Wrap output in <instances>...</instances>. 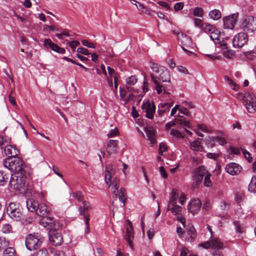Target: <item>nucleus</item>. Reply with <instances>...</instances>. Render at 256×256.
<instances>
[{"label": "nucleus", "instance_id": "f257e3e1", "mask_svg": "<svg viewBox=\"0 0 256 256\" xmlns=\"http://www.w3.org/2000/svg\"><path fill=\"white\" fill-rule=\"evenodd\" d=\"M42 223L46 224L44 226L47 227L49 230L48 237L50 242L56 246L60 244L63 242L62 237L58 230L62 228V224L58 220H54L52 217L46 218L45 222L42 221Z\"/></svg>", "mask_w": 256, "mask_h": 256}, {"label": "nucleus", "instance_id": "f03ea898", "mask_svg": "<svg viewBox=\"0 0 256 256\" xmlns=\"http://www.w3.org/2000/svg\"><path fill=\"white\" fill-rule=\"evenodd\" d=\"M4 166L10 170L13 173L11 174V176L14 174H18L20 176H30L32 174V172H26V169L22 168L24 162L20 157L9 156L6 158L4 162Z\"/></svg>", "mask_w": 256, "mask_h": 256}, {"label": "nucleus", "instance_id": "7ed1b4c3", "mask_svg": "<svg viewBox=\"0 0 256 256\" xmlns=\"http://www.w3.org/2000/svg\"><path fill=\"white\" fill-rule=\"evenodd\" d=\"M42 240L38 234H30L25 238L26 248L29 250L32 251L39 248L42 245Z\"/></svg>", "mask_w": 256, "mask_h": 256}, {"label": "nucleus", "instance_id": "20e7f679", "mask_svg": "<svg viewBox=\"0 0 256 256\" xmlns=\"http://www.w3.org/2000/svg\"><path fill=\"white\" fill-rule=\"evenodd\" d=\"M6 212L12 219L17 222L20 220L23 216L20 204L14 202L9 204L6 208Z\"/></svg>", "mask_w": 256, "mask_h": 256}, {"label": "nucleus", "instance_id": "39448f33", "mask_svg": "<svg viewBox=\"0 0 256 256\" xmlns=\"http://www.w3.org/2000/svg\"><path fill=\"white\" fill-rule=\"evenodd\" d=\"M26 177H10V185L14 189L20 193H25L28 190V184L26 182Z\"/></svg>", "mask_w": 256, "mask_h": 256}, {"label": "nucleus", "instance_id": "423d86ee", "mask_svg": "<svg viewBox=\"0 0 256 256\" xmlns=\"http://www.w3.org/2000/svg\"><path fill=\"white\" fill-rule=\"evenodd\" d=\"M151 78L155 84V88L157 93L160 94H170L172 91L171 82H160L156 80L153 74H150Z\"/></svg>", "mask_w": 256, "mask_h": 256}, {"label": "nucleus", "instance_id": "0eeeda50", "mask_svg": "<svg viewBox=\"0 0 256 256\" xmlns=\"http://www.w3.org/2000/svg\"><path fill=\"white\" fill-rule=\"evenodd\" d=\"M242 100L247 111L254 114L256 110V97L254 94L250 92L246 93Z\"/></svg>", "mask_w": 256, "mask_h": 256}, {"label": "nucleus", "instance_id": "6e6552de", "mask_svg": "<svg viewBox=\"0 0 256 256\" xmlns=\"http://www.w3.org/2000/svg\"><path fill=\"white\" fill-rule=\"evenodd\" d=\"M242 28L245 32H252L256 30V18L248 16H246L242 24Z\"/></svg>", "mask_w": 256, "mask_h": 256}, {"label": "nucleus", "instance_id": "1a4fd4ad", "mask_svg": "<svg viewBox=\"0 0 256 256\" xmlns=\"http://www.w3.org/2000/svg\"><path fill=\"white\" fill-rule=\"evenodd\" d=\"M106 187L108 188H111L112 190L113 198H117L116 190L120 186V178L118 177H104Z\"/></svg>", "mask_w": 256, "mask_h": 256}, {"label": "nucleus", "instance_id": "9d476101", "mask_svg": "<svg viewBox=\"0 0 256 256\" xmlns=\"http://www.w3.org/2000/svg\"><path fill=\"white\" fill-rule=\"evenodd\" d=\"M172 32L174 34L177 35V38L179 41L181 42V44L182 45V50L186 52L187 54L190 56L192 54V52L186 50L185 48H188L192 44V42L191 39L187 36L184 35L182 32H176V30H173Z\"/></svg>", "mask_w": 256, "mask_h": 256}, {"label": "nucleus", "instance_id": "9b49d317", "mask_svg": "<svg viewBox=\"0 0 256 256\" xmlns=\"http://www.w3.org/2000/svg\"><path fill=\"white\" fill-rule=\"evenodd\" d=\"M83 207H79L78 210L80 214L84 216V223L86 226L85 230V234H88L90 232V224H89V216L88 214L85 213L84 211L88 210L91 208L90 203L86 201L83 200L82 202Z\"/></svg>", "mask_w": 256, "mask_h": 256}, {"label": "nucleus", "instance_id": "f8f14e48", "mask_svg": "<svg viewBox=\"0 0 256 256\" xmlns=\"http://www.w3.org/2000/svg\"><path fill=\"white\" fill-rule=\"evenodd\" d=\"M248 36L244 32H240L233 38V46L234 48H242L247 42Z\"/></svg>", "mask_w": 256, "mask_h": 256}, {"label": "nucleus", "instance_id": "ddd939ff", "mask_svg": "<svg viewBox=\"0 0 256 256\" xmlns=\"http://www.w3.org/2000/svg\"><path fill=\"white\" fill-rule=\"evenodd\" d=\"M50 209L47 206L44 204V203H41L38 204V210H36V214L44 218L42 220H40V223L41 224L44 226H46V224H43L42 221L45 222V220L46 218H48L49 216H48V214L50 212Z\"/></svg>", "mask_w": 256, "mask_h": 256}, {"label": "nucleus", "instance_id": "4468645a", "mask_svg": "<svg viewBox=\"0 0 256 256\" xmlns=\"http://www.w3.org/2000/svg\"><path fill=\"white\" fill-rule=\"evenodd\" d=\"M238 15L232 14L223 18L224 26V28L232 30L236 22Z\"/></svg>", "mask_w": 256, "mask_h": 256}, {"label": "nucleus", "instance_id": "2eb2a0df", "mask_svg": "<svg viewBox=\"0 0 256 256\" xmlns=\"http://www.w3.org/2000/svg\"><path fill=\"white\" fill-rule=\"evenodd\" d=\"M202 206L200 200L198 198H194L189 202L188 209L193 215L198 212Z\"/></svg>", "mask_w": 256, "mask_h": 256}, {"label": "nucleus", "instance_id": "dca6fc26", "mask_svg": "<svg viewBox=\"0 0 256 256\" xmlns=\"http://www.w3.org/2000/svg\"><path fill=\"white\" fill-rule=\"evenodd\" d=\"M225 168L226 172L232 176L240 174L242 170L241 166L234 162L226 164Z\"/></svg>", "mask_w": 256, "mask_h": 256}, {"label": "nucleus", "instance_id": "f3484780", "mask_svg": "<svg viewBox=\"0 0 256 256\" xmlns=\"http://www.w3.org/2000/svg\"><path fill=\"white\" fill-rule=\"evenodd\" d=\"M142 110L146 112V116L148 118L150 119L153 118L156 110V106L153 103L152 104L149 102H146L142 106Z\"/></svg>", "mask_w": 256, "mask_h": 256}, {"label": "nucleus", "instance_id": "a211bd4d", "mask_svg": "<svg viewBox=\"0 0 256 256\" xmlns=\"http://www.w3.org/2000/svg\"><path fill=\"white\" fill-rule=\"evenodd\" d=\"M44 45L46 48H50L52 50L60 54H64L66 50L58 45L53 43L50 39H45L44 42Z\"/></svg>", "mask_w": 256, "mask_h": 256}, {"label": "nucleus", "instance_id": "6ab92c4d", "mask_svg": "<svg viewBox=\"0 0 256 256\" xmlns=\"http://www.w3.org/2000/svg\"><path fill=\"white\" fill-rule=\"evenodd\" d=\"M210 37L216 45H218L219 46H226V43L224 40L222 39L220 40V32L217 28L210 35Z\"/></svg>", "mask_w": 256, "mask_h": 256}, {"label": "nucleus", "instance_id": "aec40b11", "mask_svg": "<svg viewBox=\"0 0 256 256\" xmlns=\"http://www.w3.org/2000/svg\"><path fill=\"white\" fill-rule=\"evenodd\" d=\"M118 148V141L116 140H110L106 146V152L108 155L114 154L116 153Z\"/></svg>", "mask_w": 256, "mask_h": 256}, {"label": "nucleus", "instance_id": "412c9836", "mask_svg": "<svg viewBox=\"0 0 256 256\" xmlns=\"http://www.w3.org/2000/svg\"><path fill=\"white\" fill-rule=\"evenodd\" d=\"M129 226L126 228V235L125 236V239L128 243L129 246L132 247V239L134 238V232L133 228L132 222L128 220Z\"/></svg>", "mask_w": 256, "mask_h": 256}, {"label": "nucleus", "instance_id": "4be33fe9", "mask_svg": "<svg viewBox=\"0 0 256 256\" xmlns=\"http://www.w3.org/2000/svg\"><path fill=\"white\" fill-rule=\"evenodd\" d=\"M170 72L165 68H161V72L158 77V80L160 82H170Z\"/></svg>", "mask_w": 256, "mask_h": 256}, {"label": "nucleus", "instance_id": "5701e85b", "mask_svg": "<svg viewBox=\"0 0 256 256\" xmlns=\"http://www.w3.org/2000/svg\"><path fill=\"white\" fill-rule=\"evenodd\" d=\"M196 236V232L194 227L190 226L188 228H186V240L188 242H192L194 240Z\"/></svg>", "mask_w": 256, "mask_h": 256}, {"label": "nucleus", "instance_id": "b1692460", "mask_svg": "<svg viewBox=\"0 0 256 256\" xmlns=\"http://www.w3.org/2000/svg\"><path fill=\"white\" fill-rule=\"evenodd\" d=\"M4 152L6 156H18L20 153L18 150L12 145L6 146L4 149Z\"/></svg>", "mask_w": 256, "mask_h": 256}, {"label": "nucleus", "instance_id": "393cba45", "mask_svg": "<svg viewBox=\"0 0 256 256\" xmlns=\"http://www.w3.org/2000/svg\"><path fill=\"white\" fill-rule=\"evenodd\" d=\"M38 203L32 198L28 199L26 200V206L28 210L31 212H36L38 206Z\"/></svg>", "mask_w": 256, "mask_h": 256}, {"label": "nucleus", "instance_id": "a878e982", "mask_svg": "<svg viewBox=\"0 0 256 256\" xmlns=\"http://www.w3.org/2000/svg\"><path fill=\"white\" fill-rule=\"evenodd\" d=\"M190 146V150L194 152H202L204 150V146H202L201 142L198 139L191 142Z\"/></svg>", "mask_w": 256, "mask_h": 256}, {"label": "nucleus", "instance_id": "bb28decb", "mask_svg": "<svg viewBox=\"0 0 256 256\" xmlns=\"http://www.w3.org/2000/svg\"><path fill=\"white\" fill-rule=\"evenodd\" d=\"M144 131L146 133L148 140H150L152 144L155 143L156 140L154 128L152 127H146L144 128Z\"/></svg>", "mask_w": 256, "mask_h": 256}, {"label": "nucleus", "instance_id": "cd10ccee", "mask_svg": "<svg viewBox=\"0 0 256 256\" xmlns=\"http://www.w3.org/2000/svg\"><path fill=\"white\" fill-rule=\"evenodd\" d=\"M194 176H210L204 166H201L194 170Z\"/></svg>", "mask_w": 256, "mask_h": 256}, {"label": "nucleus", "instance_id": "c85d7f7f", "mask_svg": "<svg viewBox=\"0 0 256 256\" xmlns=\"http://www.w3.org/2000/svg\"><path fill=\"white\" fill-rule=\"evenodd\" d=\"M116 192L117 197L118 196L120 201L123 204V206H124L127 199L125 188H121L119 191L118 190H116Z\"/></svg>", "mask_w": 256, "mask_h": 256}, {"label": "nucleus", "instance_id": "c756f323", "mask_svg": "<svg viewBox=\"0 0 256 256\" xmlns=\"http://www.w3.org/2000/svg\"><path fill=\"white\" fill-rule=\"evenodd\" d=\"M168 210H170L174 214L176 215L178 214H180L182 212V207L176 204V202L174 203L173 204H170L168 203Z\"/></svg>", "mask_w": 256, "mask_h": 256}, {"label": "nucleus", "instance_id": "7c9ffc66", "mask_svg": "<svg viewBox=\"0 0 256 256\" xmlns=\"http://www.w3.org/2000/svg\"><path fill=\"white\" fill-rule=\"evenodd\" d=\"M224 80L227 82L228 85L232 90L237 91L239 89V86L228 76H225Z\"/></svg>", "mask_w": 256, "mask_h": 256}, {"label": "nucleus", "instance_id": "2f4dec72", "mask_svg": "<svg viewBox=\"0 0 256 256\" xmlns=\"http://www.w3.org/2000/svg\"><path fill=\"white\" fill-rule=\"evenodd\" d=\"M212 248L220 250L223 248V243L218 238L211 240Z\"/></svg>", "mask_w": 256, "mask_h": 256}, {"label": "nucleus", "instance_id": "473e14b6", "mask_svg": "<svg viewBox=\"0 0 256 256\" xmlns=\"http://www.w3.org/2000/svg\"><path fill=\"white\" fill-rule=\"evenodd\" d=\"M180 196L178 190L174 188L171 192V196L170 198L168 203H170V204H173L174 203L176 202V200Z\"/></svg>", "mask_w": 256, "mask_h": 256}, {"label": "nucleus", "instance_id": "72a5a7b5", "mask_svg": "<svg viewBox=\"0 0 256 256\" xmlns=\"http://www.w3.org/2000/svg\"><path fill=\"white\" fill-rule=\"evenodd\" d=\"M209 16L210 18L216 20L222 17V14L219 10H214L210 12Z\"/></svg>", "mask_w": 256, "mask_h": 256}, {"label": "nucleus", "instance_id": "f704fd0d", "mask_svg": "<svg viewBox=\"0 0 256 256\" xmlns=\"http://www.w3.org/2000/svg\"><path fill=\"white\" fill-rule=\"evenodd\" d=\"M138 82V79L136 78V76H130L129 78H127L126 79V88L128 90H131L130 87L129 86H133L135 84Z\"/></svg>", "mask_w": 256, "mask_h": 256}, {"label": "nucleus", "instance_id": "c9c22d12", "mask_svg": "<svg viewBox=\"0 0 256 256\" xmlns=\"http://www.w3.org/2000/svg\"><path fill=\"white\" fill-rule=\"evenodd\" d=\"M116 174L114 166L109 164L105 168V176H112Z\"/></svg>", "mask_w": 256, "mask_h": 256}, {"label": "nucleus", "instance_id": "e433bc0d", "mask_svg": "<svg viewBox=\"0 0 256 256\" xmlns=\"http://www.w3.org/2000/svg\"><path fill=\"white\" fill-rule=\"evenodd\" d=\"M223 55L226 58L229 59H233L236 57L235 52L232 50H228L227 48H224Z\"/></svg>", "mask_w": 256, "mask_h": 256}, {"label": "nucleus", "instance_id": "4c0bfd02", "mask_svg": "<svg viewBox=\"0 0 256 256\" xmlns=\"http://www.w3.org/2000/svg\"><path fill=\"white\" fill-rule=\"evenodd\" d=\"M216 28L212 24H205L202 30L204 32L208 33V34L211 35L213 32H214Z\"/></svg>", "mask_w": 256, "mask_h": 256}, {"label": "nucleus", "instance_id": "58836bf2", "mask_svg": "<svg viewBox=\"0 0 256 256\" xmlns=\"http://www.w3.org/2000/svg\"><path fill=\"white\" fill-rule=\"evenodd\" d=\"M222 153L218 151L217 152H208L206 154V156L208 158L217 160L221 156Z\"/></svg>", "mask_w": 256, "mask_h": 256}, {"label": "nucleus", "instance_id": "ea45409f", "mask_svg": "<svg viewBox=\"0 0 256 256\" xmlns=\"http://www.w3.org/2000/svg\"><path fill=\"white\" fill-rule=\"evenodd\" d=\"M248 190L251 192H256V177H252L248 186Z\"/></svg>", "mask_w": 256, "mask_h": 256}, {"label": "nucleus", "instance_id": "a19ab883", "mask_svg": "<svg viewBox=\"0 0 256 256\" xmlns=\"http://www.w3.org/2000/svg\"><path fill=\"white\" fill-rule=\"evenodd\" d=\"M200 48L202 52L204 53V54L208 57L212 59L215 58V56H213L210 54H206L208 52L210 51V46L208 44H206L205 46H201Z\"/></svg>", "mask_w": 256, "mask_h": 256}, {"label": "nucleus", "instance_id": "79ce46f5", "mask_svg": "<svg viewBox=\"0 0 256 256\" xmlns=\"http://www.w3.org/2000/svg\"><path fill=\"white\" fill-rule=\"evenodd\" d=\"M180 117L181 118H175L176 124H179L181 125H184L188 128H190V122L186 120V118L182 116H180Z\"/></svg>", "mask_w": 256, "mask_h": 256}, {"label": "nucleus", "instance_id": "37998d69", "mask_svg": "<svg viewBox=\"0 0 256 256\" xmlns=\"http://www.w3.org/2000/svg\"><path fill=\"white\" fill-rule=\"evenodd\" d=\"M4 256H16L15 250L12 247H8L4 251Z\"/></svg>", "mask_w": 256, "mask_h": 256}, {"label": "nucleus", "instance_id": "c03bdc74", "mask_svg": "<svg viewBox=\"0 0 256 256\" xmlns=\"http://www.w3.org/2000/svg\"><path fill=\"white\" fill-rule=\"evenodd\" d=\"M193 14L194 16L202 18L204 15V10L201 8L196 7L193 10Z\"/></svg>", "mask_w": 256, "mask_h": 256}, {"label": "nucleus", "instance_id": "a18cd8bd", "mask_svg": "<svg viewBox=\"0 0 256 256\" xmlns=\"http://www.w3.org/2000/svg\"><path fill=\"white\" fill-rule=\"evenodd\" d=\"M214 140L215 139L214 137L209 138L206 140V145L208 148H212L215 145Z\"/></svg>", "mask_w": 256, "mask_h": 256}, {"label": "nucleus", "instance_id": "49530a36", "mask_svg": "<svg viewBox=\"0 0 256 256\" xmlns=\"http://www.w3.org/2000/svg\"><path fill=\"white\" fill-rule=\"evenodd\" d=\"M234 224L235 226L236 231L238 233H242L244 232V227L240 224L238 221H234Z\"/></svg>", "mask_w": 256, "mask_h": 256}, {"label": "nucleus", "instance_id": "de8ad7c7", "mask_svg": "<svg viewBox=\"0 0 256 256\" xmlns=\"http://www.w3.org/2000/svg\"><path fill=\"white\" fill-rule=\"evenodd\" d=\"M32 256H48V252L46 248H42L35 252Z\"/></svg>", "mask_w": 256, "mask_h": 256}, {"label": "nucleus", "instance_id": "09e8293b", "mask_svg": "<svg viewBox=\"0 0 256 256\" xmlns=\"http://www.w3.org/2000/svg\"><path fill=\"white\" fill-rule=\"evenodd\" d=\"M193 20L196 26L203 30V28L205 24H204L203 21L202 20L198 18H194Z\"/></svg>", "mask_w": 256, "mask_h": 256}, {"label": "nucleus", "instance_id": "8fccbe9b", "mask_svg": "<svg viewBox=\"0 0 256 256\" xmlns=\"http://www.w3.org/2000/svg\"><path fill=\"white\" fill-rule=\"evenodd\" d=\"M9 245V242L4 237L0 236V249L4 248Z\"/></svg>", "mask_w": 256, "mask_h": 256}, {"label": "nucleus", "instance_id": "3c124183", "mask_svg": "<svg viewBox=\"0 0 256 256\" xmlns=\"http://www.w3.org/2000/svg\"><path fill=\"white\" fill-rule=\"evenodd\" d=\"M151 68L154 72L158 73L161 72V68H164L162 66H160L158 64L156 63H152L151 64Z\"/></svg>", "mask_w": 256, "mask_h": 256}, {"label": "nucleus", "instance_id": "603ef678", "mask_svg": "<svg viewBox=\"0 0 256 256\" xmlns=\"http://www.w3.org/2000/svg\"><path fill=\"white\" fill-rule=\"evenodd\" d=\"M170 134L177 138H183L184 136L178 130L172 128L170 130Z\"/></svg>", "mask_w": 256, "mask_h": 256}, {"label": "nucleus", "instance_id": "864d4df0", "mask_svg": "<svg viewBox=\"0 0 256 256\" xmlns=\"http://www.w3.org/2000/svg\"><path fill=\"white\" fill-rule=\"evenodd\" d=\"M203 177H195L194 182L192 185V188L194 189L201 183Z\"/></svg>", "mask_w": 256, "mask_h": 256}, {"label": "nucleus", "instance_id": "5fc2aeb1", "mask_svg": "<svg viewBox=\"0 0 256 256\" xmlns=\"http://www.w3.org/2000/svg\"><path fill=\"white\" fill-rule=\"evenodd\" d=\"M203 177H195L194 182L192 185V188L194 189L201 183Z\"/></svg>", "mask_w": 256, "mask_h": 256}, {"label": "nucleus", "instance_id": "6e6d98bb", "mask_svg": "<svg viewBox=\"0 0 256 256\" xmlns=\"http://www.w3.org/2000/svg\"><path fill=\"white\" fill-rule=\"evenodd\" d=\"M203 177H195L194 182L192 185V188L194 189L201 183Z\"/></svg>", "mask_w": 256, "mask_h": 256}, {"label": "nucleus", "instance_id": "4d7b16f0", "mask_svg": "<svg viewBox=\"0 0 256 256\" xmlns=\"http://www.w3.org/2000/svg\"><path fill=\"white\" fill-rule=\"evenodd\" d=\"M12 226L10 224H4L2 228V232L4 234H8L12 232Z\"/></svg>", "mask_w": 256, "mask_h": 256}, {"label": "nucleus", "instance_id": "13d9d810", "mask_svg": "<svg viewBox=\"0 0 256 256\" xmlns=\"http://www.w3.org/2000/svg\"><path fill=\"white\" fill-rule=\"evenodd\" d=\"M82 44L84 46H86L88 48H96V44L93 42H90L88 40H82Z\"/></svg>", "mask_w": 256, "mask_h": 256}, {"label": "nucleus", "instance_id": "bf43d9fd", "mask_svg": "<svg viewBox=\"0 0 256 256\" xmlns=\"http://www.w3.org/2000/svg\"><path fill=\"white\" fill-rule=\"evenodd\" d=\"M172 102H167L164 104H160L158 106L159 108L166 110V112H168L170 107L172 106Z\"/></svg>", "mask_w": 256, "mask_h": 256}, {"label": "nucleus", "instance_id": "052dcab7", "mask_svg": "<svg viewBox=\"0 0 256 256\" xmlns=\"http://www.w3.org/2000/svg\"><path fill=\"white\" fill-rule=\"evenodd\" d=\"M72 196L78 202L83 201V196L82 193L80 192H76L72 194Z\"/></svg>", "mask_w": 256, "mask_h": 256}, {"label": "nucleus", "instance_id": "680f3d73", "mask_svg": "<svg viewBox=\"0 0 256 256\" xmlns=\"http://www.w3.org/2000/svg\"><path fill=\"white\" fill-rule=\"evenodd\" d=\"M215 140L220 144L222 146H224L226 144V139L222 137L217 136L216 137H214Z\"/></svg>", "mask_w": 256, "mask_h": 256}, {"label": "nucleus", "instance_id": "e2e57ef3", "mask_svg": "<svg viewBox=\"0 0 256 256\" xmlns=\"http://www.w3.org/2000/svg\"><path fill=\"white\" fill-rule=\"evenodd\" d=\"M242 154L244 156L245 158L248 160V162H251L252 161V158L250 156V154L245 150H242Z\"/></svg>", "mask_w": 256, "mask_h": 256}, {"label": "nucleus", "instance_id": "0e129e2a", "mask_svg": "<svg viewBox=\"0 0 256 256\" xmlns=\"http://www.w3.org/2000/svg\"><path fill=\"white\" fill-rule=\"evenodd\" d=\"M200 246H202L206 249H208L212 248L211 240L204 242H202L199 244Z\"/></svg>", "mask_w": 256, "mask_h": 256}, {"label": "nucleus", "instance_id": "69168bd1", "mask_svg": "<svg viewBox=\"0 0 256 256\" xmlns=\"http://www.w3.org/2000/svg\"><path fill=\"white\" fill-rule=\"evenodd\" d=\"M68 44L70 48L72 49V51L74 52L75 50V48L76 46L80 44V43L78 40H74L72 42H68Z\"/></svg>", "mask_w": 256, "mask_h": 256}, {"label": "nucleus", "instance_id": "338daca9", "mask_svg": "<svg viewBox=\"0 0 256 256\" xmlns=\"http://www.w3.org/2000/svg\"><path fill=\"white\" fill-rule=\"evenodd\" d=\"M118 134V131L117 128H115L114 130H111L108 134L107 136L110 138L116 136Z\"/></svg>", "mask_w": 256, "mask_h": 256}, {"label": "nucleus", "instance_id": "774afa93", "mask_svg": "<svg viewBox=\"0 0 256 256\" xmlns=\"http://www.w3.org/2000/svg\"><path fill=\"white\" fill-rule=\"evenodd\" d=\"M167 150V147L166 145L164 143H160L159 145V154L160 155L163 154V152L165 151H166Z\"/></svg>", "mask_w": 256, "mask_h": 256}]
</instances>
